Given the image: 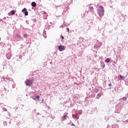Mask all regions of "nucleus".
Masks as SVG:
<instances>
[{"label":"nucleus","mask_w":128,"mask_h":128,"mask_svg":"<svg viewBox=\"0 0 128 128\" xmlns=\"http://www.w3.org/2000/svg\"><path fill=\"white\" fill-rule=\"evenodd\" d=\"M98 8L97 9V12L99 16H102L104 14V6H98Z\"/></svg>","instance_id":"f257e3e1"},{"label":"nucleus","mask_w":128,"mask_h":128,"mask_svg":"<svg viewBox=\"0 0 128 128\" xmlns=\"http://www.w3.org/2000/svg\"><path fill=\"white\" fill-rule=\"evenodd\" d=\"M33 82H34V80L32 79H31V80L27 79L25 81V84L28 86H32Z\"/></svg>","instance_id":"f03ea898"},{"label":"nucleus","mask_w":128,"mask_h":128,"mask_svg":"<svg viewBox=\"0 0 128 128\" xmlns=\"http://www.w3.org/2000/svg\"><path fill=\"white\" fill-rule=\"evenodd\" d=\"M58 48L60 52H63V50H66V46L60 45L58 46Z\"/></svg>","instance_id":"7ed1b4c3"},{"label":"nucleus","mask_w":128,"mask_h":128,"mask_svg":"<svg viewBox=\"0 0 128 128\" xmlns=\"http://www.w3.org/2000/svg\"><path fill=\"white\" fill-rule=\"evenodd\" d=\"M22 12H24L25 16H28V12L26 8H24Z\"/></svg>","instance_id":"20e7f679"},{"label":"nucleus","mask_w":128,"mask_h":128,"mask_svg":"<svg viewBox=\"0 0 128 128\" xmlns=\"http://www.w3.org/2000/svg\"><path fill=\"white\" fill-rule=\"evenodd\" d=\"M68 112H65L63 116H62V120H66V116H68Z\"/></svg>","instance_id":"39448f33"},{"label":"nucleus","mask_w":128,"mask_h":128,"mask_svg":"<svg viewBox=\"0 0 128 128\" xmlns=\"http://www.w3.org/2000/svg\"><path fill=\"white\" fill-rule=\"evenodd\" d=\"M32 98L34 100H40V96H32Z\"/></svg>","instance_id":"423d86ee"},{"label":"nucleus","mask_w":128,"mask_h":128,"mask_svg":"<svg viewBox=\"0 0 128 128\" xmlns=\"http://www.w3.org/2000/svg\"><path fill=\"white\" fill-rule=\"evenodd\" d=\"M104 94V93L102 92H100V93H98L97 96H96V98H100Z\"/></svg>","instance_id":"0eeeda50"},{"label":"nucleus","mask_w":128,"mask_h":128,"mask_svg":"<svg viewBox=\"0 0 128 128\" xmlns=\"http://www.w3.org/2000/svg\"><path fill=\"white\" fill-rule=\"evenodd\" d=\"M6 57L7 58L8 60H10V58H12V54L8 53L6 55Z\"/></svg>","instance_id":"6e6552de"},{"label":"nucleus","mask_w":128,"mask_h":128,"mask_svg":"<svg viewBox=\"0 0 128 128\" xmlns=\"http://www.w3.org/2000/svg\"><path fill=\"white\" fill-rule=\"evenodd\" d=\"M118 78H120V80H124L126 78H124V76H122V75H120V76H118Z\"/></svg>","instance_id":"1a4fd4ad"},{"label":"nucleus","mask_w":128,"mask_h":128,"mask_svg":"<svg viewBox=\"0 0 128 128\" xmlns=\"http://www.w3.org/2000/svg\"><path fill=\"white\" fill-rule=\"evenodd\" d=\"M32 6H34V8H36V2H32Z\"/></svg>","instance_id":"9d476101"},{"label":"nucleus","mask_w":128,"mask_h":128,"mask_svg":"<svg viewBox=\"0 0 128 128\" xmlns=\"http://www.w3.org/2000/svg\"><path fill=\"white\" fill-rule=\"evenodd\" d=\"M72 118H78V114H72Z\"/></svg>","instance_id":"9b49d317"},{"label":"nucleus","mask_w":128,"mask_h":128,"mask_svg":"<svg viewBox=\"0 0 128 128\" xmlns=\"http://www.w3.org/2000/svg\"><path fill=\"white\" fill-rule=\"evenodd\" d=\"M106 62H110V58H107L106 60H105Z\"/></svg>","instance_id":"f8f14e48"},{"label":"nucleus","mask_w":128,"mask_h":128,"mask_svg":"<svg viewBox=\"0 0 128 128\" xmlns=\"http://www.w3.org/2000/svg\"><path fill=\"white\" fill-rule=\"evenodd\" d=\"M100 46H98V44H96L94 46V48H100Z\"/></svg>","instance_id":"ddd939ff"},{"label":"nucleus","mask_w":128,"mask_h":128,"mask_svg":"<svg viewBox=\"0 0 128 128\" xmlns=\"http://www.w3.org/2000/svg\"><path fill=\"white\" fill-rule=\"evenodd\" d=\"M11 14L12 16H14V14H16V12L14 10L11 11Z\"/></svg>","instance_id":"4468645a"},{"label":"nucleus","mask_w":128,"mask_h":128,"mask_svg":"<svg viewBox=\"0 0 128 128\" xmlns=\"http://www.w3.org/2000/svg\"><path fill=\"white\" fill-rule=\"evenodd\" d=\"M94 92H98V89H96L95 90H94Z\"/></svg>","instance_id":"2eb2a0df"},{"label":"nucleus","mask_w":128,"mask_h":128,"mask_svg":"<svg viewBox=\"0 0 128 128\" xmlns=\"http://www.w3.org/2000/svg\"><path fill=\"white\" fill-rule=\"evenodd\" d=\"M122 100H126V97H123Z\"/></svg>","instance_id":"dca6fc26"},{"label":"nucleus","mask_w":128,"mask_h":128,"mask_svg":"<svg viewBox=\"0 0 128 128\" xmlns=\"http://www.w3.org/2000/svg\"><path fill=\"white\" fill-rule=\"evenodd\" d=\"M24 38H28V34H24Z\"/></svg>","instance_id":"f3484780"},{"label":"nucleus","mask_w":128,"mask_h":128,"mask_svg":"<svg viewBox=\"0 0 128 128\" xmlns=\"http://www.w3.org/2000/svg\"><path fill=\"white\" fill-rule=\"evenodd\" d=\"M3 110L6 112L8 110L6 108H3Z\"/></svg>","instance_id":"a211bd4d"},{"label":"nucleus","mask_w":128,"mask_h":128,"mask_svg":"<svg viewBox=\"0 0 128 128\" xmlns=\"http://www.w3.org/2000/svg\"><path fill=\"white\" fill-rule=\"evenodd\" d=\"M66 30H68V32H70V28H66Z\"/></svg>","instance_id":"6ab92c4d"},{"label":"nucleus","mask_w":128,"mask_h":128,"mask_svg":"<svg viewBox=\"0 0 128 128\" xmlns=\"http://www.w3.org/2000/svg\"><path fill=\"white\" fill-rule=\"evenodd\" d=\"M61 38H62V40H64V36H61Z\"/></svg>","instance_id":"aec40b11"},{"label":"nucleus","mask_w":128,"mask_h":128,"mask_svg":"<svg viewBox=\"0 0 128 128\" xmlns=\"http://www.w3.org/2000/svg\"><path fill=\"white\" fill-rule=\"evenodd\" d=\"M108 86H112V84H108Z\"/></svg>","instance_id":"412c9836"},{"label":"nucleus","mask_w":128,"mask_h":128,"mask_svg":"<svg viewBox=\"0 0 128 128\" xmlns=\"http://www.w3.org/2000/svg\"><path fill=\"white\" fill-rule=\"evenodd\" d=\"M72 126H74V124H72Z\"/></svg>","instance_id":"4be33fe9"},{"label":"nucleus","mask_w":128,"mask_h":128,"mask_svg":"<svg viewBox=\"0 0 128 128\" xmlns=\"http://www.w3.org/2000/svg\"><path fill=\"white\" fill-rule=\"evenodd\" d=\"M3 20H6V18H3Z\"/></svg>","instance_id":"5701e85b"},{"label":"nucleus","mask_w":128,"mask_h":128,"mask_svg":"<svg viewBox=\"0 0 128 128\" xmlns=\"http://www.w3.org/2000/svg\"><path fill=\"white\" fill-rule=\"evenodd\" d=\"M42 102H44V100H42Z\"/></svg>","instance_id":"b1692460"},{"label":"nucleus","mask_w":128,"mask_h":128,"mask_svg":"<svg viewBox=\"0 0 128 128\" xmlns=\"http://www.w3.org/2000/svg\"><path fill=\"white\" fill-rule=\"evenodd\" d=\"M0 40H1V38H0Z\"/></svg>","instance_id":"393cba45"},{"label":"nucleus","mask_w":128,"mask_h":128,"mask_svg":"<svg viewBox=\"0 0 128 128\" xmlns=\"http://www.w3.org/2000/svg\"><path fill=\"white\" fill-rule=\"evenodd\" d=\"M60 28H62V26H60Z\"/></svg>","instance_id":"a878e982"},{"label":"nucleus","mask_w":128,"mask_h":128,"mask_svg":"<svg viewBox=\"0 0 128 128\" xmlns=\"http://www.w3.org/2000/svg\"><path fill=\"white\" fill-rule=\"evenodd\" d=\"M126 86H128V84H126Z\"/></svg>","instance_id":"bb28decb"}]
</instances>
